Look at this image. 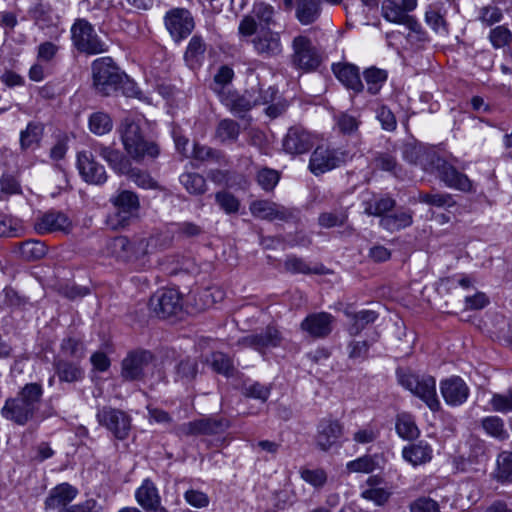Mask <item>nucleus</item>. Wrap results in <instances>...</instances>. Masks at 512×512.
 <instances>
[{
  "label": "nucleus",
  "mask_w": 512,
  "mask_h": 512,
  "mask_svg": "<svg viewBox=\"0 0 512 512\" xmlns=\"http://www.w3.org/2000/svg\"><path fill=\"white\" fill-rule=\"evenodd\" d=\"M322 11V0H296L295 17L302 25L316 22Z\"/></svg>",
  "instance_id": "nucleus-32"
},
{
  "label": "nucleus",
  "mask_w": 512,
  "mask_h": 512,
  "mask_svg": "<svg viewBox=\"0 0 512 512\" xmlns=\"http://www.w3.org/2000/svg\"><path fill=\"white\" fill-rule=\"evenodd\" d=\"M77 168L87 183L100 185L107 180L104 166L96 162L89 151H81L77 154Z\"/></svg>",
  "instance_id": "nucleus-20"
},
{
  "label": "nucleus",
  "mask_w": 512,
  "mask_h": 512,
  "mask_svg": "<svg viewBox=\"0 0 512 512\" xmlns=\"http://www.w3.org/2000/svg\"><path fill=\"white\" fill-rule=\"evenodd\" d=\"M342 434L343 426L338 420L323 418L317 425L316 445L320 450L328 451L338 443Z\"/></svg>",
  "instance_id": "nucleus-22"
},
{
  "label": "nucleus",
  "mask_w": 512,
  "mask_h": 512,
  "mask_svg": "<svg viewBox=\"0 0 512 512\" xmlns=\"http://www.w3.org/2000/svg\"><path fill=\"white\" fill-rule=\"evenodd\" d=\"M152 354L146 350L130 352L122 360L121 376L126 381L140 380L144 376L145 368L152 361Z\"/></svg>",
  "instance_id": "nucleus-17"
},
{
  "label": "nucleus",
  "mask_w": 512,
  "mask_h": 512,
  "mask_svg": "<svg viewBox=\"0 0 512 512\" xmlns=\"http://www.w3.org/2000/svg\"><path fill=\"white\" fill-rule=\"evenodd\" d=\"M221 103L237 117L243 118L253 106V100L247 95H240L228 87L215 88Z\"/></svg>",
  "instance_id": "nucleus-25"
},
{
  "label": "nucleus",
  "mask_w": 512,
  "mask_h": 512,
  "mask_svg": "<svg viewBox=\"0 0 512 512\" xmlns=\"http://www.w3.org/2000/svg\"><path fill=\"white\" fill-rule=\"evenodd\" d=\"M335 318L328 312L307 315L300 324L303 332L313 338H326L333 330Z\"/></svg>",
  "instance_id": "nucleus-19"
},
{
  "label": "nucleus",
  "mask_w": 512,
  "mask_h": 512,
  "mask_svg": "<svg viewBox=\"0 0 512 512\" xmlns=\"http://www.w3.org/2000/svg\"><path fill=\"white\" fill-rule=\"evenodd\" d=\"M131 241V261L139 260L151 253H153L160 242V238L158 236H150L146 237H135Z\"/></svg>",
  "instance_id": "nucleus-37"
},
{
  "label": "nucleus",
  "mask_w": 512,
  "mask_h": 512,
  "mask_svg": "<svg viewBox=\"0 0 512 512\" xmlns=\"http://www.w3.org/2000/svg\"><path fill=\"white\" fill-rule=\"evenodd\" d=\"M502 18L503 13L501 9L496 6H484L479 10L478 19L486 26H492L499 23Z\"/></svg>",
  "instance_id": "nucleus-61"
},
{
  "label": "nucleus",
  "mask_w": 512,
  "mask_h": 512,
  "mask_svg": "<svg viewBox=\"0 0 512 512\" xmlns=\"http://www.w3.org/2000/svg\"><path fill=\"white\" fill-rule=\"evenodd\" d=\"M343 313L351 321L348 331L352 336L359 334L366 325L375 322L378 318V314L373 310L354 312L351 306H347Z\"/></svg>",
  "instance_id": "nucleus-34"
},
{
  "label": "nucleus",
  "mask_w": 512,
  "mask_h": 512,
  "mask_svg": "<svg viewBox=\"0 0 512 512\" xmlns=\"http://www.w3.org/2000/svg\"><path fill=\"white\" fill-rule=\"evenodd\" d=\"M255 52L264 58H273L283 51L280 34L262 27L252 39Z\"/></svg>",
  "instance_id": "nucleus-18"
},
{
  "label": "nucleus",
  "mask_w": 512,
  "mask_h": 512,
  "mask_svg": "<svg viewBox=\"0 0 512 512\" xmlns=\"http://www.w3.org/2000/svg\"><path fill=\"white\" fill-rule=\"evenodd\" d=\"M419 201L421 203H425L430 206H435L438 208H450L453 207L456 202L453 199L452 195L448 193H420Z\"/></svg>",
  "instance_id": "nucleus-51"
},
{
  "label": "nucleus",
  "mask_w": 512,
  "mask_h": 512,
  "mask_svg": "<svg viewBox=\"0 0 512 512\" xmlns=\"http://www.w3.org/2000/svg\"><path fill=\"white\" fill-rule=\"evenodd\" d=\"M400 385L421 399L432 412L439 411L441 403L437 396L436 379L431 375L412 372H397Z\"/></svg>",
  "instance_id": "nucleus-4"
},
{
  "label": "nucleus",
  "mask_w": 512,
  "mask_h": 512,
  "mask_svg": "<svg viewBox=\"0 0 512 512\" xmlns=\"http://www.w3.org/2000/svg\"><path fill=\"white\" fill-rule=\"evenodd\" d=\"M73 46L87 55L104 53L107 44L97 35L94 26L86 19H76L70 29Z\"/></svg>",
  "instance_id": "nucleus-5"
},
{
  "label": "nucleus",
  "mask_w": 512,
  "mask_h": 512,
  "mask_svg": "<svg viewBox=\"0 0 512 512\" xmlns=\"http://www.w3.org/2000/svg\"><path fill=\"white\" fill-rule=\"evenodd\" d=\"M411 512H439L438 503L429 497H420L410 504Z\"/></svg>",
  "instance_id": "nucleus-63"
},
{
  "label": "nucleus",
  "mask_w": 512,
  "mask_h": 512,
  "mask_svg": "<svg viewBox=\"0 0 512 512\" xmlns=\"http://www.w3.org/2000/svg\"><path fill=\"white\" fill-rule=\"evenodd\" d=\"M300 475L305 482L316 488L322 487L327 481V474L323 469H302Z\"/></svg>",
  "instance_id": "nucleus-62"
},
{
  "label": "nucleus",
  "mask_w": 512,
  "mask_h": 512,
  "mask_svg": "<svg viewBox=\"0 0 512 512\" xmlns=\"http://www.w3.org/2000/svg\"><path fill=\"white\" fill-rule=\"evenodd\" d=\"M62 356L72 358V361H79L85 356V347L83 342L73 336L65 337L60 345Z\"/></svg>",
  "instance_id": "nucleus-47"
},
{
  "label": "nucleus",
  "mask_w": 512,
  "mask_h": 512,
  "mask_svg": "<svg viewBox=\"0 0 512 512\" xmlns=\"http://www.w3.org/2000/svg\"><path fill=\"white\" fill-rule=\"evenodd\" d=\"M426 23L439 35L448 34V25L438 4L430 5L425 13Z\"/></svg>",
  "instance_id": "nucleus-43"
},
{
  "label": "nucleus",
  "mask_w": 512,
  "mask_h": 512,
  "mask_svg": "<svg viewBox=\"0 0 512 512\" xmlns=\"http://www.w3.org/2000/svg\"><path fill=\"white\" fill-rule=\"evenodd\" d=\"M34 227L39 234L68 233L72 228V222L63 212L50 210L37 218Z\"/></svg>",
  "instance_id": "nucleus-23"
},
{
  "label": "nucleus",
  "mask_w": 512,
  "mask_h": 512,
  "mask_svg": "<svg viewBox=\"0 0 512 512\" xmlns=\"http://www.w3.org/2000/svg\"><path fill=\"white\" fill-rule=\"evenodd\" d=\"M44 126L40 122L31 121L26 128L20 132V147L22 150L34 149L37 147L43 136Z\"/></svg>",
  "instance_id": "nucleus-38"
},
{
  "label": "nucleus",
  "mask_w": 512,
  "mask_h": 512,
  "mask_svg": "<svg viewBox=\"0 0 512 512\" xmlns=\"http://www.w3.org/2000/svg\"><path fill=\"white\" fill-rule=\"evenodd\" d=\"M135 499L145 511L151 510L152 507L161 502L158 489L149 478L144 479L142 484L136 489Z\"/></svg>",
  "instance_id": "nucleus-33"
},
{
  "label": "nucleus",
  "mask_w": 512,
  "mask_h": 512,
  "mask_svg": "<svg viewBox=\"0 0 512 512\" xmlns=\"http://www.w3.org/2000/svg\"><path fill=\"white\" fill-rule=\"evenodd\" d=\"M379 468V456L363 455L352 461L346 463V470L348 473H372Z\"/></svg>",
  "instance_id": "nucleus-42"
},
{
  "label": "nucleus",
  "mask_w": 512,
  "mask_h": 512,
  "mask_svg": "<svg viewBox=\"0 0 512 512\" xmlns=\"http://www.w3.org/2000/svg\"><path fill=\"white\" fill-rule=\"evenodd\" d=\"M78 493L79 491L75 486L67 482L60 483L50 489L44 501V508L45 510H60L67 507L77 497Z\"/></svg>",
  "instance_id": "nucleus-26"
},
{
  "label": "nucleus",
  "mask_w": 512,
  "mask_h": 512,
  "mask_svg": "<svg viewBox=\"0 0 512 512\" xmlns=\"http://www.w3.org/2000/svg\"><path fill=\"white\" fill-rule=\"evenodd\" d=\"M253 104L254 106L268 105L265 112L271 118L281 115L288 106L284 100H280L278 91L273 86H269L266 89L260 88L259 96L253 99Z\"/></svg>",
  "instance_id": "nucleus-28"
},
{
  "label": "nucleus",
  "mask_w": 512,
  "mask_h": 512,
  "mask_svg": "<svg viewBox=\"0 0 512 512\" xmlns=\"http://www.w3.org/2000/svg\"><path fill=\"white\" fill-rule=\"evenodd\" d=\"M88 127L93 134L102 136L111 132L113 120L108 113L97 111L89 116Z\"/></svg>",
  "instance_id": "nucleus-44"
},
{
  "label": "nucleus",
  "mask_w": 512,
  "mask_h": 512,
  "mask_svg": "<svg viewBox=\"0 0 512 512\" xmlns=\"http://www.w3.org/2000/svg\"><path fill=\"white\" fill-rule=\"evenodd\" d=\"M336 78L349 90L361 93L364 85L360 78L359 68L350 63H336L332 65Z\"/></svg>",
  "instance_id": "nucleus-27"
},
{
  "label": "nucleus",
  "mask_w": 512,
  "mask_h": 512,
  "mask_svg": "<svg viewBox=\"0 0 512 512\" xmlns=\"http://www.w3.org/2000/svg\"><path fill=\"white\" fill-rule=\"evenodd\" d=\"M430 162L424 169L431 173H437L444 184L453 189L468 192L472 189V183L469 178L460 173L454 166L450 165L445 159L436 154L429 156Z\"/></svg>",
  "instance_id": "nucleus-8"
},
{
  "label": "nucleus",
  "mask_w": 512,
  "mask_h": 512,
  "mask_svg": "<svg viewBox=\"0 0 512 512\" xmlns=\"http://www.w3.org/2000/svg\"><path fill=\"white\" fill-rule=\"evenodd\" d=\"M292 48V63L296 68L310 71L320 64L318 52L306 36L295 37L292 41Z\"/></svg>",
  "instance_id": "nucleus-13"
},
{
  "label": "nucleus",
  "mask_w": 512,
  "mask_h": 512,
  "mask_svg": "<svg viewBox=\"0 0 512 512\" xmlns=\"http://www.w3.org/2000/svg\"><path fill=\"white\" fill-rule=\"evenodd\" d=\"M364 213L369 216L383 217L385 213L391 211L395 207V200L390 197L373 198L364 201Z\"/></svg>",
  "instance_id": "nucleus-45"
},
{
  "label": "nucleus",
  "mask_w": 512,
  "mask_h": 512,
  "mask_svg": "<svg viewBox=\"0 0 512 512\" xmlns=\"http://www.w3.org/2000/svg\"><path fill=\"white\" fill-rule=\"evenodd\" d=\"M283 337L281 332L275 326H267L257 333L246 335L238 340V345L252 348L259 353L281 346Z\"/></svg>",
  "instance_id": "nucleus-12"
},
{
  "label": "nucleus",
  "mask_w": 512,
  "mask_h": 512,
  "mask_svg": "<svg viewBox=\"0 0 512 512\" xmlns=\"http://www.w3.org/2000/svg\"><path fill=\"white\" fill-rule=\"evenodd\" d=\"M43 393L40 383L25 384L17 396L6 399L1 409V416L17 425H26L38 410Z\"/></svg>",
  "instance_id": "nucleus-1"
},
{
  "label": "nucleus",
  "mask_w": 512,
  "mask_h": 512,
  "mask_svg": "<svg viewBox=\"0 0 512 512\" xmlns=\"http://www.w3.org/2000/svg\"><path fill=\"white\" fill-rule=\"evenodd\" d=\"M240 135V125L237 121L224 118L221 119L216 128L214 137L222 144L235 143Z\"/></svg>",
  "instance_id": "nucleus-35"
},
{
  "label": "nucleus",
  "mask_w": 512,
  "mask_h": 512,
  "mask_svg": "<svg viewBox=\"0 0 512 512\" xmlns=\"http://www.w3.org/2000/svg\"><path fill=\"white\" fill-rule=\"evenodd\" d=\"M249 210L254 217L268 221H286L293 217L290 209L269 200H255Z\"/></svg>",
  "instance_id": "nucleus-24"
},
{
  "label": "nucleus",
  "mask_w": 512,
  "mask_h": 512,
  "mask_svg": "<svg viewBox=\"0 0 512 512\" xmlns=\"http://www.w3.org/2000/svg\"><path fill=\"white\" fill-rule=\"evenodd\" d=\"M439 387L445 403L450 407L463 405L470 395L469 386L460 376L452 375L442 379Z\"/></svg>",
  "instance_id": "nucleus-15"
},
{
  "label": "nucleus",
  "mask_w": 512,
  "mask_h": 512,
  "mask_svg": "<svg viewBox=\"0 0 512 512\" xmlns=\"http://www.w3.org/2000/svg\"><path fill=\"white\" fill-rule=\"evenodd\" d=\"M211 367L217 373L223 374L225 376H231L234 371V367L232 364V360L221 352L213 353L211 356Z\"/></svg>",
  "instance_id": "nucleus-57"
},
{
  "label": "nucleus",
  "mask_w": 512,
  "mask_h": 512,
  "mask_svg": "<svg viewBox=\"0 0 512 512\" xmlns=\"http://www.w3.org/2000/svg\"><path fill=\"white\" fill-rule=\"evenodd\" d=\"M180 183L190 194L201 195L207 190L205 178L198 173L182 174L180 176Z\"/></svg>",
  "instance_id": "nucleus-48"
},
{
  "label": "nucleus",
  "mask_w": 512,
  "mask_h": 512,
  "mask_svg": "<svg viewBox=\"0 0 512 512\" xmlns=\"http://www.w3.org/2000/svg\"><path fill=\"white\" fill-rule=\"evenodd\" d=\"M230 426L229 421L223 417H202L177 428L180 436L217 435L224 433Z\"/></svg>",
  "instance_id": "nucleus-11"
},
{
  "label": "nucleus",
  "mask_w": 512,
  "mask_h": 512,
  "mask_svg": "<svg viewBox=\"0 0 512 512\" xmlns=\"http://www.w3.org/2000/svg\"><path fill=\"white\" fill-rule=\"evenodd\" d=\"M363 77L367 85V92L376 95L386 83L388 73L384 69L372 66L364 70Z\"/></svg>",
  "instance_id": "nucleus-40"
},
{
  "label": "nucleus",
  "mask_w": 512,
  "mask_h": 512,
  "mask_svg": "<svg viewBox=\"0 0 512 512\" xmlns=\"http://www.w3.org/2000/svg\"><path fill=\"white\" fill-rule=\"evenodd\" d=\"M124 175L128 176V178L136 184L139 188L142 189H157V182L150 176V174L146 171H143L139 168L132 167V163L129 164V171Z\"/></svg>",
  "instance_id": "nucleus-50"
},
{
  "label": "nucleus",
  "mask_w": 512,
  "mask_h": 512,
  "mask_svg": "<svg viewBox=\"0 0 512 512\" xmlns=\"http://www.w3.org/2000/svg\"><path fill=\"white\" fill-rule=\"evenodd\" d=\"M495 412L508 413L512 411V388L505 393H494L489 401Z\"/></svg>",
  "instance_id": "nucleus-56"
},
{
  "label": "nucleus",
  "mask_w": 512,
  "mask_h": 512,
  "mask_svg": "<svg viewBox=\"0 0 512 512\" xmlns=\"http://www.w3.org/2000/svg\"><path fill=\"white\" fill-rule=\"evenodd\" d=\"M19 253L25 260H38L46 254V246L38 240H28L20 245Z\"/></svg>",
  "instance_id": "nucleus-52"
},
{
  "label": "nucleus",
  "mask_w": 512,
  "mask_h": 512,
  "mask_svg": "<svg viewBox=\"0 0 512 512\" xmlns=\"http://www.w3.org/2000/svg\"><path fill=\"white\" fill-rule=\"evenodd\" d=\"M165 25L172 38L181 41L194 29V20L188 10L175 8L166 13Z\"/></svg>",
  "instance_id": "nucleus-16"
},
{
  "label": "nucleus",
  "mask_w": 512,
  "mask_h": 512,
  "mask_svg": "<svg viewBox=\"0 0 512 512\" xmlns=\"http://www.w3.org/2000/svg\"><path fill=\"white\" fill-rule=\"evenodd\" d=\"M482 427L487 434L499 440L508 438L503 420L498 416H487L481 421Z\"/></svg>",
  "instance_id": "nucleus-49"
},
{
  "label": "nucleus",
  "mask_w": 512,
  "mask_h": 512,
  "mask_svg": "<svg viewBox=\"0 0 512 512\" xmlns=\"http://www.w3.org/2000/svg\"><path fill=\"white\" fill-rule=\"evenodd\" d=\"M496 476L501 482L512 481V452L504 451L499 454Z\"/></svg>",
  "instance_id": "nucleus-54"
},
{
  "label": "nucleus",
  "mask_w": 512,
  "mask_h": 512,
  "mask_svg": "<svg viewBox=\"0 0 512 512\" xmlns=\"http://www.w3.org/2000/svg\"><path fill=\"white\" fill-rule=\"evenodd\" d=\"M149 305L155 315L167 318L181 310V296L175 289H161L152 295Z\"/></svg>",
  "instance_id": "nucleus-14"
},
{
  "label": "nucleus",
  "mask_w": 512,
  "mask_h": 512,
  "mask_svg": "<svg viewBox=\"0 0 512 512\" xmlns=\"http://www.w3.org/2000/svg\"><path fill=\"white\" fill-rule=\"evenodd\" d=\"M96 419L116 439L124 440L128 437L131 429V417L124 411L111 406H104L98 409Z\"/></svg>",
  "instance_id": "nucleus-9"
},
{
  "label": "nucleus",
  "mask_w": 512,
  "mask_h": 512,
  "mask_svg": "<svg viewBox=\"0 0 512 512\" xmlns=\"http://www.w3.org/2000/svg\"><path fill=\"white\" fill-rule=\"evenodd\" d=\"M412 223L413 214L408 210L385 215L379 221L380 227L389 232H395L407 228L411 226Z\"/></svg>",
  "instance_id": "nucleus-36"
},
{
  "label": "nucleus",
  "mask_w": 512,
  "mask_h": 512,
  "mask_svg": "<svg viewBox=\"0 0 512 512\" xmlns=\"http://www.w3.org/2000/svg\"><path fill=\"white\" fill-rule=\"evenodd\" d=\"M58 512H101V507L95 499H87L81 503L64 507Z\"/></svg>",
  "instance_id": "nucleus-64"
},
{
  "label": "nucleus",
  "mask_w": 512,
  "mask_h": 512,
  "mask_svg": "<svg viewBox=\"0 0 512 512\" xmlns=\"http://www.w3.org/2000/svg\"><path fill=\"white\" fill-rule=\"evenodd\" d=\"M432 454V447L423 440L405 446L402 450L403 459L413 466H418L430 462L432 459Z\"/></svg>",
  "instance_id": "nucleus-31"
},
{
  "label": "nucleus",
  "mask_w": 512,
  "mask_h": 512,
  "mask_svg": "<svg viewBox=\"0 0 512 512\" xmlns=\"http://www.w3.org/2000/svg\"><path fill=\"white\" fill-rule=\"evenodd\" d=\"M215 202L226 214H236L240 208L239 199L228 191L217 192Z\"/></svg>",
  "instance_id": "nucleus-55"
},
{
  "label": "nucleus",
  "mask_w": 512,
  "mask_h": 512,
  "mask_svg": "<svg viewBox=\"0 0 512 512\" xmlns=\"http://www.w3.org/2000/svg\"><path fill=\"white\" fill-rule=\"evenodd\" d=\"M274 14V7L264 2L254 4L252 9V15L260 26L274 25Z\"/></svg>",
  "instance_id": "nucleus-53"
},
{
  "label": "nucleus",
  "mask_w": 512,
  "mask_h": 512,
  "mask_svg": "<svg viewBox=\"0 0 512 512\" xmlns=\"http://www.w3.org/2000/svg\"><path fill=\"white\" fill-rule=\"evenodd\" d=\"M130 246L131 241L126 236H118L109 239L105 248L108 255L123 261H131Z\"/></svg>",
  "instance_id": "nucleus-39"
},
{
  "label": "nucleus",
  "mask_w": 512,
  "mask_h": 512,
  "mask_svg": "<svg viewBox=\"0 0 512 512\" xmlns=\"http://www.w3.org/2000/svg\"><path fill=\"white\" fill-rule=\"evenodd\" d=\"M271 393V387L259 382L245 383L243 385V394L247 397L266 402Z\"/></svg>",
  "instance_id": "nucleus-58"
},
{
  "label": "nucleus",
  "mask_w": 512,
  "mask_h": 512,
  "mask_svg": "<svg viewBox=\"0 0 512 512\" xmlns=\"http://www.w3.org/2000/svg\"><path fill=\"white\" fill-rule=\"evenodd\" d=\"M348 158L349 154L345 150L317 147L310 157L309 168L318 176L343 165Z\"/></svg>",
  "instance_id": "nucleus-10"
},
{
  "label": "nucleus",
  "mask_w": 512,
  "mask_h": 512,
  "mask_svg": "<svg viewBox=\"0 0 512 512\" xmlns=\"http://www.w3.org/2000/svg\"><path fill=\"white\" fill-rule=\"evenodd\" d=\"M489 40L494 48H502L511 42L512 32L504 25L497 26L490 30Z\"/></svg>",
  "instance_id": "nucleus-59"
},
{
  "label": "nucleus",
  "mask_w": 512,
  "mask_h": 512,
  "mask_svg": "<svg viewBox=\"0 0 512 512\" xmlns=\"http://www.w3.org/2000/svg\"><path fill=\"white\" fill-rule=\"evenodd\" d=\"M114 211L109 216L113 228H123L138 216L140 200L138 195L130 190H120L110 198Z\"/></svg>",
  "instance_id": "nucleus-6"
},
{
  "label": "nucleus",
  "mask_w": 512,
  "mask_h": 512,
  "mask_svg": "<svg viewBox=\"0 0 512 512\" xmlns=\"http://www.w3.org/2000/svg\"><path fill=\"white\" fill-rule=\"evenodd\" d=\"M93 85L104 96L122 88L128 96L135 95V85L116 66L111 57H101L92 62Z\"/></svg>",
  "instance_id": "nucleus-2"
},
{
  "label": "nucleus",
  "mask_w": 512,
  "mask_h": 512,
  "mask_svg": "<svg viewBox=\"0 0 512 512\" xmlns=\"http://www.w3.org/2000/svg\"><path fill=\"white\" fill-rule=\"evenodd\" d=\"M121 143L128 156L136 162L146 158H156L159 155V147L149 141L137 122L131 118H125L117 128Z\"/></svg>",
  "instance_id": "nucleus-3"
},
{
  "label": "nucleus",
  "mask_w": 512,
  "mask_h": 512,
  "mask_svg": "<svg viewBox=\"0 0 512 512\" xmlns=\"http://www.w3.org/2000/svg\"><path fill=\"white\" fill-rule=\"evenodd\" d=\"M314 145V139L310 132L301 126H293L288 129L283 138V149L291 155H300L308 152Z\"/></svg>",
  "instance_id": "nucleus-21"
},
{
  "label": "nucleus",
  "mask_w": 512,
  "mask_h": 512,
  "mask_svg": "<svg viewBox=\"0 0 512 512\" xmlns=\"http://www.w3.org/2000/svg\"><path fill=\"white\" fill-rule=\"evenodd\" d=\"M205 51L206 44L203 39L198 35H194L188 43L184 59L190 67H194L203 59Z\"/></svg>",
  "instance_id": "nucleus-46"
},
{
  "label": "nucleus",
  "mask_w": 512,
  "mask_h": 512,
  "mask_svg": "<svg viewBox=\"0 0 512 512\" xmlns=\"http://www.w3.org/2000/svg\"><path fill=\"white\" fill-rule=\"evenodd\" d=\"M396 432L399 437L405 440L416 439L420 430L416 425L414 417L409 413H401L396 418Z\"/></svg>",
  "instance_id": "nucleus-41"
},
{
  "label": "nucleus",
  "mask_w": 512,
  "mask_h": 512,
  "mask_svg": "<svg viewBox=\"0 0 512 512\" xmlns=\"http://www.w3.org/2000/svg\"><path fill=\"white\" fill-rule=\"evenodd\" d=\"M417 3V0H383L382 17L390 23L404 25L413 32H419L421 24L410 14L416 9Z\"/></svg>",
  "instance_id": "nucleus-7"
},
{
  "label": "nucleus",
  "mask_w": 512,
  "mask_h": 512,
  "mask_svg": "<svg viewBox=\"0 0 512 512\" xmlns=\"http://www.w3.org/2000/svg\"><path fill=\"white\" fill-rule=\"evenodd\" d=\"M94 150L115 173L122 175L129 171L131 160L118 149L97 143Z\"/></svg>",
  "instance_id": "nucleus-29"
},
{
  "label": "nucleus",
  "mask_w": 512,
  "mask_h": 512,
  "mask_svg": "<svg viewBox=\"0 0 512 512\" xmlns=\"http://www.w3.org/2000/svg\"><path fill=\"white\" fill-rule=\"evenodd\" d=\"M54 369L60 382L75 383L84 378V371L77 361L59 357L54 360Z\"/></svg>",
  "instance_id": "nucleus-30"
},
{
  "label": "nucleus",
  "mask_w": 512,
  "mask_h": 512,
  "mask_svg": "<svg viewBox=\"0 0 512 512\" xmlns=\"http://www.w3.org/2000/svg\"><path fill=\"white\" fill-rule=\"evenodd\" d=\"M360 121L354 115L349 113H340L336 117V125L343 134L352 135L359 127Z\"/></svg>",
  "instance_id": "nucleus-60"
}]
</instances>
